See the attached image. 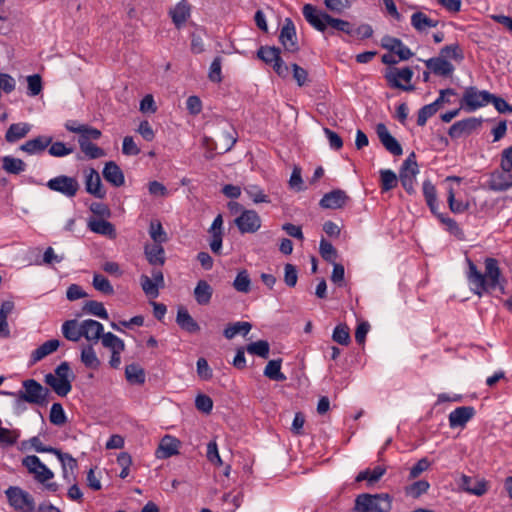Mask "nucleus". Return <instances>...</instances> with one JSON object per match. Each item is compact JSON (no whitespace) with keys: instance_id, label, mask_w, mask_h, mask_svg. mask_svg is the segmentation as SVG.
<instances>
[{"instance_id":"nucleus-1","label":"nucleus","mask_w":512,"mask_h":512,"mask_svg":"<svg viewBox=\"0 0 512 512\" xmlns=\"http://www.w3.org/2000/svg\"><path fill=\"white\" fill-rule=\"evenodd\" d=\"M236 140L235 130L227 122L216 119L207 124L201 146L206 150L205 157L212 159L215 154H223L231 150Z\"/></svg>"},{"instance_id":"nucleus-2","label":"nucleus","mask_w":512,"mask_h":512,"mask_svg":"<svg viewBox=\"0 0 512 512\" xmlns=\"http://www.w3.org/2000/svg\"><path fill=\"white\" fill-rule=\"evenodd\" d=\"M467 264V278L475 294L481 296L483 293L494 291L497 288L503 290V286L501 285V270L496 259H485L484 273H481L469 258H467Z\"/></svg>"},{"instance_id":"nucleus-3","label":"nucleus","mask_w":512,"mask_h":512,"mask_svg":"<svg viewBox=\"0 0 512 512\" xmlns=\"http://www.w3.org/2000/svg\"><path fill=\"white\" fill-rule=\"evenodd\" d=\"M302 13L305 20L319 32L323 33L330 27L348 35L353 33V25L349 21L335 18L312 4H305L302 8Z\"/></svg>"},{"instance_id":"nucleus-4","label":"nucleus","mask_w":512,"mask_h":512,"mask_svg":"<svg viewBox=\"0 0 512 512\" xmlns=\"http://www.w3.org/2000/svg\"><path fill=\"white\" fill-rule=\"evenodd\" d=\"M22 387L23 389L19 390L17 393L4 392V394L15 397L17 406H20L24 402L37 406H45L48 404L50 391L36 380H24Z\"/></svg>"},{"instance_id":"nucleus-5","label":"nucleus","mask_w":512,"mask_h":512,"mask_svg":"<svg viewBox=\"0 0 512 512\" xmlns=\"http://www.w3.org/2000/svg\"><path fill=\"white\" fill-rule=\"evenodd\" d=\"M22 465L33 476L34 480L43 486V489L49 492L59 490V484L51 481L54 478L53 471L43 464L38 456L27 455L23 458Z\"/></svg>"},{"instance_id":"nucleus-6","label":"nucleus","mask_w":512,"mask_h":512,"mask_svg":"<svg viewBox=\"0 0 512 512\" xmlns=\"http://www.w3.org/2000/svg\"><path fill=\"white\" fill-rule=\"evenodd\" d=\"M74 375L70 369L68 362H62L58 365L54 373H48L44 377L46 385L50 386L51 389L59 396H67L72 389V380Z\"/></svg>"},{"instance_id":"nucleus-7","label":"nucleus","mask_w":512,"mask_h":512,"mask_svg":"<svg viewBox=\"0 0 512 512\" xmlns=\"http://www.w3.org/2000/svg\"><path fill=\"white\" fill-rule=\"evenodd\" d=\"M392 508V498L387 493H363L356 497L354 512H389Z\"/></svg>"},{"instance_id":"nucleus-8","label":"nucleus","mask_w":512,"mask_h":512,"mask_svg":"<svg viewBox=\"0 0 512 512\" xmlns=\"http://www.w3.org/2000/svg\"><path fill=\"white\" fill-rule=\"evenodd\" d=\"M9 504L18 512H36L34 498L27 491L17 486H10L5 491Z\"/></svg>"},{"instance_id":"nucleus-9","label":"nucleus","mask_w":512,"mask_h":512,"mask_svg":"<svg viewBox=\"0 0 512 512\" xmlns=\"http://www.w3.org/2000/svg\"><path fill=\"white\" fill-rule=\"evenodd\" d=\"M48 189L62 194L67 198H74L80 190V184L76 177L58 175L46 183Z\"/></svg>"},{"instance_id":"nucleus-10","label":"nucleus","mask_w":512,"mask_h":512,"mask_svg":"<svg viewBox=\"0 0 512 512\" xmlns=\"http://www.w3.org/2000/svg\"><path fill=\"white\" fill-rule=\"evenodd\" d=\"M492 94L488 91H480L476 87L466 88L461 99V108L468 112L477 110L490 103Z\"/></svg>"},{"instance_id":"nucleus-11","label":"nucleus","mask_w":512,"mask_h":512,"mask_svg":"<svg viewBox=\"0 0 512 512\" xmlns=\"http://www.w3.org/2000/svg\"><path fill=\"white\" fill-rule=\"evenodd\" d=\"M389 85L393 88H399L405 91L414 89L410 82L413 77V71L409 67L402 69L391 68L385 75Z\"/></svg>"},{"instance_id":"nucleus-12","label":"nucleus","mask_w":512,"mask_h":512,"mask_svg":"<svg viewBox=\"0 0 512 512\" xmlns=\"http://www.w3.org/2000/svg\"><path fill=\"white\" fill-rule=\"evenodd\" d=\"M152 277H148L147 275H142L140 277V284L144 291V293L155 299L159 296V288L164 287V276L161 270L154 268L151 271Z\"/></svg>"},{"instance_id":"nucleus-13","label":"nucleus","mask_w":512,"mask_h":512,"mask_svg":"<svg viewBox=\"0 0 512 512\" xmlns=\"http://www.w3.org/2000/svg\"><path fill=\"white\" fill-rule=\"evenodd\" d=\"M234 223L242 234L255 233L261 227V219L254 210H243Z\"/></svg>"},{"instance_id":"nucleus-14","label":"nucleus","mask_w":512,"mask_h":512,"mask_svg":"<svg viewBox=\"0 0 512 512\" xmlns=\"http://www.w3.org/2000/svg\"><path fill=\"white\" fill-rule=\"evenodd\" d=\"M279 41L287 52L295 53L299 50L296 28L290 18L284 20L279 35Z\"/></svg>"},{"instance_id":"nucleus-15","label":"nucleus","mask_w":512,"mask_h":512,"mask_svg":"<svg viewBox=\"0 0 512 512\" xmlns=\"http://www.w3.org/2000/svg\"><path fill=\"white\" fill-rule=\"evenodd\" d=\"M481 126V120L475 117L466 118L455 122L450 126L448 135L457 139L464 135H469Z\"/></svg>"},{"instance_id":"nucleus-16","label":"nucleus","mask_w":512,"mask_h":512,"mask_svg":"<svg viewBox=\"0 0 512 512\" xmlns=\"http://www.w3.org/2000/svg\"><path fill=\"white\" fill-rule=\"evenodd\" d=\"M348 201H350V197L344 190L334 189L324 194L319 205L324 209H341Z\"/></svg>"},{"instance_id":"nucleus-17","label":"nucleus","mask_w":512,"mask_h":512,"mask_svg":"<svg viewBox=\"0 0 512 512\" xmlns=\"http://www.w3.org/2000/svg\"><path fill=\"white\" fill-rule=\"evenodd\" d=\"M376 133L381 144L385 147V149L390 152L392 155L400 156L403 153V149L400 143L394 138L385 124L379 123L376 125Z\"/></svg>"},{"instance_id":"nucleus-18","label":"nucleus","mask_w":512,"mask_h":512,"mask_svg":"<svg viewBox=\"0 0 512 512\" xmlns=\"http://www.w3.org/2000/svg\"><path fill=\"white\" fill-rule=\"evenodd\" d=\"M81 334L88 342L96 344L99 340L102 341V335H104L103 325L93 319H85L81 321Z\"/></svg>"},{"instance_id":"nucleus-19","label":"nucleus","mask_w":512,"mask_h":512,"mask_svg":"<svg viewBox=\"0 0 512 512\" xmlns=\"http://www.w3.org/2000/svg\"><path fill=\"white\" fill-rule=\"evenodd\" d=\"M86 191L96 198L103 199L106 191L102 186L99 173L94 168L84 170Z\"/></svg>"},{"instance_id":"nucleus-20","label":"nucleus","mask_w":512,"mask_h":512,"mask_svg":"<svg viewBox=\"0 0 512 512\" xmlns=\"http://www.w3.org/2000/svg\"><path fill=\"white\" fill-rule=\"evenodd\" d=\"M381 46L398 55L400 60H408L413 56V52L404 43L395 37L386 35L381 40Z\"/></svg>"},{"instance_id":"nucleus-21","label":"nucleus","mask_w":512,"mask_h":512,"mask_svg":"<svg viewBox=\"0 0 512 512\" xmlns=\"http://www.w3.org/2000/svg\"><path fill=\"white\" fill-rule=\"evenodd\" d=\"M488 187L495 192L506 191L512 187V173L496 170L491 173Z\"/></svg>"},{"instance_id":"nucleus-22","label":"nucleus","mask_w":512,"mask_h":512,"mask_svg":"<svg viewBox=\"0 0 512 512\" xmlns=\"http://www.w3.org/2000/svg\"><path fill=\"white\" fill-rule=\"evenodd\" d=\"M426 67L435 75L448 77L452 75L454 66L446 59L440 56L433 57L424 61Z\"/></svg>"},{"instance_id":"nucleus-23","label":"nucleus","mask_w":512,"mask_h":512,"mask_svg":"<svg viewBox=\"0 0 512 512\" xmlns=\"http://www.w3.org/2000/svg\"><path fill=\"white\" fill-rule=\"evenodd\" d=\"M474 413V408L470 406L456 408L449 414L450 427H463L474 416Z\"/></svg>"},{"instance_id":"nucleus-24","label":"nucleus","mask_w":512,"mask_h":512,"mask_svg":"<svg viewBox=\"0 0 512 512\" xmlns=\"http://www.w3.org/2000/svg\"><path fill=\"white\" fill-rule=\"evenodd\" d=\"M438 24L437 19H433L421 11L411 15V25L419 33L427 32L429 29L437 27Z\"/></svg>"},{"instance_id":"nucleus-25","label":"nucleus","mask_w":512,"mask_h":512,"mask_svg":"<svg viewBox=\"0 0 512 512\" xmlns=\"http://www.w3.org/2000/svg\"><path fill=\"white\" fill-rule=\"evenodd\" d=\"M179 441L169 435L162 438L155 452L158 459H166L178 453Z\"/></svg>"},{"instance_id":"nucleus-26","label":"nucleus","mask_w":512,"mask_h":512,"mask_svg":"<svg viewBox=\"0 0 512 512\" xmlns=\"http://www.w3.org/2000/svg\"><path fill=\"white\" fill-rule=\"evenodd\" d=\"M102 174L106 181L116 187L122 186L125 182L121 168L114 161H109L105 164Z\"/></svg>"},{"instance_id":"nucleus-27","label":"nucleus","mask_w":512,"mask_h":512,"mask_svg":"<svg viewBox=\"0 0 512 512\" xmlns=\"http://www.w3.org/2000/svg\"><path fill=\"white\" fill-rule=\"evenodd\" d=\"M213 294V287L205 280H199L194 287V299L199 305H209Z\"/></svg>"},{"instance_id":"nucleus-28","label":"nucleus","mask_w":512,"mask_h":512,"mask_svg":"<svg viewBox=\"0 0 512 512\" xmlns=\"http://www.w3.org/2000/svg\"><path fill=\"white\" fill-rule=\"evenodd\" d=\"M52 143V137L50 136H38L25 142L20 146V150L30 155L38 154L43 152Z\"/></svg>"},{"instance_id":"nucleus-29","label":"nucleus","mask_w":512,"mask_h":512,"mask_svg":"<svg viewBox=\"0 0 512 512\" xmlns=\"http://www.w3.org/2000/svg\"><path fill=\"white\" fill-rule=\"evenodd\" d=\"M162 243L147 244L144 253L148 262L153 266H162L165 263V251Z\"/></svg>"},{"instance_id":"nucleus-30","label":"nucleus","mask_w":512,"mask_h":512,"mask_svg":"<svg viewBox=\"0 0 512 512\" xmlns=\"http://www.w3.org/2000/svg\"><path fill=\"white\" fill-rule=\"evenodd\" d=\"M169 14L175 26L180 28L190 17V5L187 1L183 0L172 8Z\"/></svg>"},{"instance_id":"nucleus-31","label":"nucleus","mask_w":512,"mask_h":512,"mask_svg":"<svg viewBox=\"0 0 512 512\" xmlns=\"http://www.w3.org/2000/svg\"><path fill=\"white\" fill-rule=\"evenodd\" d=\"M88 227L94 233L107 236L111 239L116 237L114 225L104 219H92L88 222Z\"/></svg>"},{"instance_id":"nucleus-32","label":"nucleus","mask_w":512,"mask_h":512,"mask_svg":"<svg viewBox=\"0 0 512 512\" xmlns=\"http://www.w3.org/2000/svg\"><path fill=\"white\" fill-rule=\"evenodd\" d=\"M31 126L28 123L11 124L5 134V139L9 143H14L24 138L30 131Z\"/></svg>"},{"instance_id":"nucleus-33","label":"nucleus","mask_w":512,"mask_h":512,"mask_svg":"<svg viewBox=\"0 0 512 512\" xmlns=\"http://www.w3.org/2000/svg\"><path fill=\"white\" fill-rule=\"evenodd\" d=\"M60 346V341L57 339H51L44 342L37 349H35L31 355L32 361L38 362L48 356L49 354L55 352Z\"/></svg>"},{"instance_id":"nucleus-34","label":"nucleus","mask_w":512,"mask_h":512,"mask_svg":"<svg viewBox=\"0 0 512 512\" xmlns=\"http://www.w3.org/2000/svg\"><path fill=\"white\" fill-rule=\"evenodd\" d=\"M63 336L72 342H77L82 337L81 322L77 320H67L62 325Z\"/></svg>"},{"instance_id":"nucleus-35","label":"nucleus","mask_w":512,"mask_h":512,"mask_svg":"<svg viewBox=\"0 0 512 512\" xmlns=\"http://www.w3.org/2000/svg\"><path fill=\"white\" fill-rule=\"evenodd\" d=\"M81 362L89 369L97 370L100 367L101 362L91 344L82 347Z\"/></svg>"},{"instance_id":"nucleus-36","label":"nucleus","mask_w":512,"mask_h":512,"mask_svg":"<svg viewBox=\"0 0 512 512\" xmlns=\"http://www.w3.org/2000/svg\"><path fill=\"white\" fill-rule=\"evenodd\" d=\"M125 376L131 384H143L145 382V372L138 364H130L125 368Z\"/></svg>"},{"instance_id":"nucleus-37","label":"nucleus","mask_w":512,"mask_h":512,"mask_svg":"<svg viewBox=\"0 0 512 512\" xmlns=\"http://www.w3.org/2000/svg\"><path fill=\"white\" fill-rule=\"evenodd\" d=\"M386 468L383 466H376L374 469H366L358 473L356 476V482L367 480L370 484H373L380 480L385 474Z\"/></svg>"},{"instance_id":"nucleus-38","label":"nucleus","mask_w":512,"mask_h":512,"mask_svg":"<svg viewBox=\"0 0 512 512\" xmlns=\"http://www.w3.org/2000/svg\"><path fill=\"white\" fill-rule=\"evenodd\" d=\"M102 345L112 352H123L125 350V343L122 339L117 337L111 332L102 335Z\"/></svg>"},{"instance_id":"nucleus-39","label":"nucleus","mask_w":512,"mask_h":512,"mask_svg":"<svg viewBox=\"0 0 512 512\" xmlns=\"http://www.w3.org/2000/svg\"><path fill=\"white\" fill-rule=\"evenodd\" d=\"M252 326L249 322H235V323H232V324H229L225 329H224V336L227 338V339H232L234 338L237 334H242V335H246L249 333V331L251 330Z\"/></svg>"},{"instance_id":"nucleus-40","label":"nucleus","mask_w":512,"mask_h":512,"mask_svg":"<svg viewBox=\"0 0 512 512\" xmlns=\"http://www.w3.org/2000/svg\"><path fill=\"white\" fill-rule=\"evenodd\" d=\"M73 133L79 134L78 144L84 139L85 141L98 140L102 133L99 129L89 125H81V128H72Z\"/></svg>"},{"instance_id":"nucleus-41","label":"nucleus","mask_w":512,"mask_h":512,"mask_svg":"<svg viewBox=\"0 0 512 512\" xmlns=\"http://www.w3.org/2000/svg\"><path fill=\"white\" fill-rule=\"evenodd\" d=\"M281 362V359L270 360L264 369V375L275 381L286 380V376L281 372Z\"/></svg>"},{"instance_id":"nucleus-42","label":"nucleus","mask_w":512,"mask_h":512,"mask_svg":"<svg viewBox=\"0 0 512 512\" xmlns=\"http://www.w3.org/2000/svg\"><path fill=\"white\" fill-rule=\"evenodd\" d=\"M2 163L3 169L10 174H19L26 168V164L23 160L11 156L3 157Z\"/></svg>"},{"instance_id":"nucleus-43","label":"nucleus","mask_w":512,"mask_h":512,"mask_svg":"<svg viewBox=\"0 0 512 512\" xmlns=\"http://www.w3.org/2000/svg\"><path fill=\"white\" fill-rule=\"evenodd\" d=\"M280 49L275 46H261L257 51V57L268 65H272L280 56Z\"/></svg>"},{"instance_id":"nucleus-44","label":"nucleus","mask_w":512,"mask_h":512,"mask_svg":"<svg viewBox=\"0 0 512 512\" xmlns=\"http://www.w3.org/2000/svg\"><path fill=\"white\" fill-rule=\"evenodd\" d=\"M79 147L85 156L89 159H98L106 155L105 151L98 147L91 141H85L84 139L80 142Z\"/></svg>"},{"instance_id":"nucleus-45","label":"nucleus","mask_w":512,"mask_h":512,"mask_svg":"<svg viewBox=\"0 0 512 512\" xmlns=\"http://www.w3.org/2000/svg\"><path fill=\"white\" fill-rule=\"evenodd\" d=\"M423 195L425 197L426 203L429 206L430 210L436 214L437 210V195L436 188L430 181H424L423 183Z\"/></svg>"},{"instance_id":"nucleus-46","label":"nucleus","mask_w":512,"mask_h":512,"mask_svg":"<svg viewBox=\"0 0 512 512\" xmlns=\"http://www.w3.org/2000/svg\"><path fill=\"white\" fill-rule=\"evenodd\" d=\"M416 156L415 153L412 152L407 159L403 162L399 176L400 175H407L408 177L415 178L416 175L419 173L418 165L416 162Z\"/></svg>"},{"instance_id":"nucleus-47","label":"nucleus","mask_w":512,"mask_h":512,"mask_svg":"<svg viewBox=\"0 0 512 512\" xmlns=\"http://www.w3.org/2000/svg\"><path fill=\"white\" fill-rule=\"evenodd\" d=\"M83 311L88 314H92L102 319H108V313L104 305L98 301H88L83 306Z\"/></svg>"},{"instance_id":"nucleus-48","label":"nucleus","mask_w":512,"mask_h":512,"mask_svg":"<svg viewBox=\"0 0 512 512\" xmlns=\"http://www.w3.org/2000/svg\"><path fill=\"white\" fill-rule=\"evenodd\" d=\"M49 420L56 426H63L67 422V417L60 403H54L50 409Z\"/></svg>"},{"instance_id":"nucleus-49","label":"nucleus","mask_w":512,"mask_h":512,"mask_svg":"<svg viewBox=\"0 0 512 512\" xmlns=\"http://www.w3.org/2000/svg\"><path fill=\"white\" fill-rule=\"evenodd\" d=\"M93 287L104 294L112 295L114 293L113 286L110 281L101 274L95 273L93 276Z\"/></svg>"},{"instance_id":"nucleus-50","label":"nucleus","mask_w":512,"mask_h":512,"mask_svg":"<svg viewBox=\"0 0 512 512\" xmlns=\"http://www.w3.org/2000/svg\"><path fill=\"white\" fill-rule=\"evenodd\" d=\"M442 59H453L456 61H461L463 59V53L460 49L459 44H451L446 45L440 50V55Z\"/></svg>"},{"instance_id":"nucleus-51","label":"nucleus","mask_w":512,"mask_h":512,"mask_svg":"<svg viewBox=\"0 0 512 512\" xmlns=\"http://www.w3.org/2000/svg\"><path fill=\"white\" fill-rule=\"evenodd\" d=\"M251 280L246 270L240 271L233 282V287L238 292L248 293L250 291Z\"/></svg>"},{"instance_id":"nucleus-52","label":"nucleus","mask_w":512,"mask_h":512,"mask_svg":"<svg viewBox=\"0 0 512 512\" xmlns=\"http://www.w3.org/2000/svg\"><path fill=\"white\" fill-rule=\"evenodd\" d=\"M194 405L200 412L209 415L213 409V400L208 395L199 393L194 399Z\"/></svg>"},{"instance_id":"nucleus-53","label":"nucleus","mask_w":512,"mask_h":512,"mask_svg":"<svg viewBox=\"0 0 512 512\" xmlns=\"http://www.w3.org/2000/svg\"><path fill=\"white\" fill-rule=\"evenodd\" d=\"M244 191L256 204L270 202L268 196L256 185H248L244 188Z\"/></svg>"},{"instance_id":"nucleus-54","label":"nucleus","mask_w":512,"mask_h":512,"mask_svg":"<svg viewBox=\"0 0 512 512\" xmlns=\"http://www.w3.org/2000/svg\"><path fill=\"white\" fill-rule=\"evenodd\" d=\"M247 352L253 355L267 358L269 355V343L264 340H259L249 344L246 348Z\"/></svg>"},{"instance_id":"nucleus-55","label":"nucleus","mask_w":512,"mask_h":512,"mask_svg":"<svg viewBox=\"0 0 512 512\" xmlns=\"http://www.w3.org/2000/svg\"><path fill=\"white\" fill-rule=\"evenodd\" d=\"M332 339L341 345H348L351 341L348 326L343 324L337 325L333 331Z\"/></svg>"},{"instance_id":"nucleus-56","label":"nucleus","mask_w":512,"mask_h":512,"mask_svg":"<svg viewBox=\"0 0 512 512\" xmlns=\"http://www.w3.org/2000/svg\"><path fill=\"white\" fill-rule=\"evenodd\" d=\"M448 204L453 213H463L469 208L467 202L459 201L455 198V193L452 187L448 188Z\"/></svg>"},{"instance_id":"nucleus-57","label":"nucleus","mask_w":512,"mask_h":512,"mask_svg":"<svg viewBox=\"0 0 512 512\" xmlns=\"http://www.w3.org/2000/svg\"><path fill=\"white\" fill-rule=\"evenodd\" d=\"M176 322L183 330L192 331V317L185 307L180 306L178 308Z\"/></svg>"},{"instance_id":"nucleus-58","label":"nucleus","mask_w":512,"mask_h":512,"mask_svg":"<svg viewBox=\"0 0 512 512\" xmlns=\"http://www.w3.org/2000/svg\"><path fill=\"white\" fill-rule=\"evenodd\" d=\"M354 0H324L326 8L332 12L341 14L349 9Z\"/></svg>"},{"instance_id":"nucleus-59","label":"nucleus","mask_w":512,"mask_h":512,"mask_svg":"<svg viewBox=\"0 0 512 512\" xmlns=\"http://www.w3.org/2000/svg\"><path fill=\"white\" fill-rule=\"evenodd\" d=\"M439 220L446 226L447 231L457 237L458 239H462L464 236L463 230L459 227L457 222L450 218L446 217L442 214H438Z\"/></svg>"},{"instance_id":"nucleus-60","label":"nucleus","mask_w":512,"mask_h":512,"mask_svg":"<svg viewBox=\"0 0 512 512\" xmlns=\"http://www.w3.org/2000/svg\"><path fill=\"white\" fill-rule=\"evenodd\" d=\"M398 179L396 174L392 170L381 171V187L383 191H389L396 187Z\"/></svg>"},{"instance_id":"nucleus-61","label":"nucleus","mask_w":512,"mask_h":512,"mask_svg":"<svg viewBox=\"0 0 512 512\" xmlns=\"http://www.w3.org/2000/svg\"><path fill=\"white\" fill-rule=\"evenodd\" d=\"M319 250L324 260L334 263L337 257V252L330 242L326 241L325 239H322L320 241Z\"/></svg>"},{"instance_id":"nucleus-62","label":"nucleus","mask_w":512,"mask_h":512,"mask_svg":"<svg viewBox=\"0 0 512 512\" xmlns=\"http://www.w3.org/2000/svg\"><path fill=\"white\" fill-rule=\"evenodd\" d=\"M430 487V484L426 480H419L407 487L406 492L408 495L418 498L422 494L426 493Z\"/></svg>"},{"instance_id":"nucleus-63","label":"nucleus","mask_w":512,"mask_h":512,"mask_svg":"<svg viewBox=\"0 0 512 512\" xmlns=\"http://www.w3.org/2000/svg\"><path fill=\"white\" fill-rule=\"evenodd\" d=\"M58 460L61 462L62 470H70L74 472L77 468V461L68 453H63L59 449L55 452Z\"/></svg>"},{"instance_id":"nucleus-64","label":"nucleus","mask_w":512,"mask_h":512,"mask_svg":"<svg viewBox=\"0 0 512 512\" xmlns=\"http://www.w3.org/2000/svg\"><path fill=\"white\" fill-rule=\"evenodd\" d=\"M149 234L155 243H164L167 236L160 222H151Z\"/></svg>"}]
</instances>
